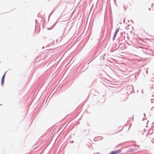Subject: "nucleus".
Listing matches in <instances>:
<instances>
[{
	"label": "nucleus",
	"instance_id": "2",
	"mask_svg": "<svg viewBox=\"0 0 154 154\" xmlns=\"http://www.w3.org/2000/svg\"><path fill=\"white\" fill-rule=\"evenodd\" d=\"M119 31V29H117L114 32V37H113V40H114V39H115Z\"/></svg>",
	"mask_w": 154,
	"mask_h": 154
},
{
	"label": "nucleus",
	"instance_id": "1",
	"mask_svg": "<svg viewBox=\"0 0 154 154\" xmlns=\"http://www.w3.org/2000/svg\"><path fill=\"white\" fill-rule=\"evenodd\" d=\"M121 152L120 150H118L111 152L109 154H117Z\"/></svg>",
	"mask_w": 154,
	"mask_h": 154
},
{
	"label": "nucleus",
	"instance_id": "3",
	"mask_svg": "<svg viewBox=\"0 0 154 154\" xmlns=\"http://www.w3.org/2000/svg\"><path fill=\"white\" fill-rule=\"evenodd\" d=\"M5 73L6 72H5V73L2 76V79H1V82H2V85L4 82V80L5 79Z\"/></svg>",
	"mask_w": 154,
	"mask_h": 154
},
{
	"label": "nucleus",
	"instance_id": "4",
	"mask_svg": "<svg viewBox=\"0 0 154 154\" xmlns=\"http://www.w3.org/2000/svg\"><path fill=\"white\" fill-rule=\"evenodd\" d=\"M149 11H150V8H149Z\"/></svg>",
	"mask_w": 154,
	"mask_h": 154
},
{
	"label": "nucleus",
	"instance_id": "5",
	"mask_svg": "<svg viewBox=\"0 0 154 154\" xmlns=\"http://www.w3.org/2000/svg\"><path fill=\"white\" fill-rule=\"evenodd\" d=\"M101 139H102V137H101Z\"/></svg>",
	"mask_w": 154,
	"mask_h": 154
}]
</instances>
